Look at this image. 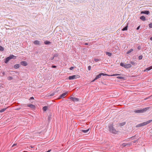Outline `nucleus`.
Listing matches in <instances>:
<instances>
[{
    "label": "nucleus",
    "mask_w": 152,
    "mask_h": 152,
    "mask_svg": "<svg viewBox=\"0 0 152 152\" xmlns=\"http://www.w3.org/2000/svg\"><path fill=\"white\" fill-rule=\"evenodd\" d=\"M20 64L23 66H26L27 65V63L26 61H22L20 62Z\"/></svg>",
    "instance_id": "obj_8"
},
{
    "label": "nucleus",
    "mask_w": 152,
    "mask_h": 152,
    "mask_svg": "<svg viewBox=\"0 0 152 152\" xmlns=\"http://www.w3.org/2000/svg\"><path fill=\"white\" fill-rule=\"evenodd\" d=\"M89 129H88L87 130H85V129H82L80 131H81L84 132V133H86L89 130Z\"/></svg>",
    "instance_id": "obj_15"
},
{
    "label": "nucleus",
    "mask_w": 152,
    "mask_h": 152,
    "mask_svg": "<svg viewBox=\"0 0 152 152\" xmlns=\"http://www.w3.org/2000/svg\"><path fill=\"white\" fill-rule=\"evenodd\" d=\"M152 69V66H151L147 68L144 71L145 72V71H148Z\"/></svg>",
    "instance_id": "obj_13"
},
{
    "label": "nucleus",
    "mask_w": 152,
    "mask_h": 152,
    "mask_svg": "<svg viewBox=\"0 0 152 152\" xmlns=\"http://www.w3.org/2000/svg\"><path fill=\"white\" fill-rule=\"evenodd\" d=\"M26 121V120H23V121Z\"/></svg>",
    "instance_id": "obj_47"
},
{
    "label": "nucleus",
    "mask_w": 152,
    "mask_h": 152,
    "mask_svg": "<svg viewBox=\"0 0 152 152\" xmlns=\"http://www.w3.org/2000/svg\"><path fill=\"white\" fill-rule=\"evenodd\" d=\"M150 39L151 40H152V37H151V38H150Z\"/></svg>",
    "instance_id": "obj_44"
},
{
    "label": "nucleus",
    "mask_w": 152,
    "mask_h": 152,
    "mask_svg": "<svg viewBox=\"0 0 152 152\" xmlns=\"http://www.w3.org/2000/svg\"><path fill=\"white\" fill-rule=\"evenodd\" d=\"M43 110L45 111L46 110H47L48 109V107L47 106H45L43 108Z\"/></svg>",
    "instance_id": "obj_18"
},
{
    "label": "nucleus",
    "mask_w": 152,
    "mask_h": 152,
    "mask_svg": "<svg viewBox=\"0 0 152 152\" xmlns=\"http://www.w3.org/2000/svg\"><path fill=\"white\" fill-rule=\"evenodd\" d=\"M117 78L119 79H124V77H120L118 76L117 77Z\"/></svg>",
    "instance_id": "obj_25"
},
{
    "label": "nucleus",
    "mask_w": 152,
    "mask_h": 152,
    "mask_svg": "<svg viewBox=\"0 0 152 152\" xmlns=\"http://www.w3.org/2000/svg\"><path fill=\"white\" fill-rule=\"evenodd\" d=\"M88 69L89 70H90L91 69V66H89L88 67Z\"/></svg>",
    "instance_id": "obj_32"
},
{
    "label": "nucleus",
    "mask_w": 152,
    "mask_h": 152,
    "mask_svg": "<svg viewBox=\"0 0 152 152\" xmlns=\"http://www.w3.org/2000/svg\"><path fill=\"white\" fill-rule=\"evenodd\" d=\"M141 48V47H140V46H139L137 47V49H138V50H140V49Z\"/></svg>",
    "instance_id": "obj_35"
},
{
    "label": "nucleus",
    "mask_w": 152,
    "mask_h": 152,
    "mask_svg": "<svg viewBox=\"0 0 152 152\" xmlns=\"http://www.w3.org/2000/svg\"><path fill=\"white\" fill-rule=\"evenodd\" d=\"M56 66L53 65V66H52V67L53 68H56Z\"/></svg>",
    "instance_id": "obj_36"
},
{
    "label": "nucleus",
    "mask_w": 152,
    "mask_h": 152,
    "mask_svg": "<svg viewBox=\"0 0 152 152\" xmlns=\"http://www.w3.org/2000/svg\"><path fill=\"white\" fill-rule=\"evenodd\" d=\"M78 76V75H75L71 76H70L69 77V80H72L76 79L77 78H78L77 77V76Z\"/></svg>",
    "instance_id": "obj_6"
},
{
    "label": "nucleus",
    "mask_w": 152,
    "mask_h": 152,
    "mask_svg": "<svg viewBox=\"0 0 152 152\" xmlns=\"http://www.w3.org/2000/svg\"><path fill=\"white\" fill-rule=\"evenodd\" d=\"M152 121V120H149L146 122H144L142 123H141L139 124H138L136 126V127H140L141 126H145L151 122Z\"/></svg>",
    "instance_id": "obj_4"
},
{
    "label": "nucleus",
    "mask_w": 152,
    "mask_h": 152,
    "mask_svg": "<svg viewBox=\"0 0 152 152\" xmlns=\"http://www.w3.org/2000/svg\"><path fill=\"white\" fill-rule=\"evenodd\" d=\"M19 67V65L17 64L15 65V68L16 69L18 68Z\"/></svg>",
    "instance_id": "obj_23"
},
{
    "label": "nucleus",
    "mask_w": 152,
    "mask_h": 152,
    "mask_svg": "<svg viewBox=\"0 0 152 152\" xmlns=\"http://www.w3.org/2000/svg\"><path fill=\"white\" fill-rule=\"evenodd\" d=\"M131 64L133 65H135L136 64V63L135 62L132 61L131 62Z\"/></svg>",
    "instance_id": "obj_31"
},
{
    "label": "nucleus",
    "mask_w": 152,
    "mask_h": 152,
    "mask_svg": "<svg viewBox=\"0 0 152 152\" xmlns=\"http://www.w3.org/2000/svg\"><path fill=\"white\" fill-rule=\"evenodd\" d=\"M28 106L32 109H34L35 108V106L32 104H29L28 105Z\"/></svg>",
    "instance_id": "obj_11"
},
{
    "label": "nucleus",
    "mask_w": 152,
    "mask_h": 152,
    "mask_svg": "<svg viewBox=\"0 0 152 152\" xmlns=\"http://www.w3.org/2000/svg\"><path fill=\"white\" fill-rule=\"evenodd\" d=\"M12 77H7V79L8 80H12Z\"/></svg>",
    "instance_id": "obj_28"
},
{
    "label": "nucleus",
    "mask_w": 152,
    "mask_h": 152,
    "mask_svg": "<svg viewBox=\"0 0 152 152\" xmlns=\"http://www.w3.org/2000/svg\"><path fill=\"white\" fill-rule=\"evenodd\" d=\"M106 54L109 56H111L112 55V53H111L108 52H106Z\"/></svg>",
    "instance_id": "obj_17"
},
{
    "label": "nucleus",
    "mask_w": 152,
    "mask_h": 152,
    "mask_svg": "<svg viewBox=\"0 0 152 152\" xmlns=\"http://www.w3.org/2000/svg\"><path fill=\"white\" fill-rule=\"evenodd\" d=\"M34 43V44L36 45H39L40 44V42L39 41H38V40H35V41Z\"/></svg>",
    "instance_id": "obj_14"
},
{
    "label": "nucleus",
    "mask_w": 152,
    "mask_h": 152,
    "mask_svg": "<svg viewBox=\"0 0 152 152\" xmlns=\"http://www.w3.org/2000/svg\"><path fill=\"white\" fill-rule=\"evenodd\" d=\"M54 58V57L53 56L52 57H51L50 58L51 60H53Z\"/></svg>",
    "instance_id": "obj_38"
},
{
    "label": "nucleus",
    "mask_w": 152,
    "mask_h": 152,
    "mask_svg": "<svg viewBox=\"0 0 152 152\" xmlns=\"http://www.w3.org/2000/svg\"><path fill=\"white\" fill-rule=\"evenodd\" d=\"M85 45H88V43H85Z\"/></svg>",
    "instance_id": "obj_42"
},
{
    "label": "nucleus",
    "mask_w": 152,
    "mask_h": 152,
    "mask_svg": "<svg viewBox=\"0 0 152 152\" xmlns=\"http://www.w3.org/2000/svg\"><path fill=\"white\" fill-rule=\"evenodd\" d=\"M70 99L74 102H77L79 101V99L78 98L75 97H70Z\"/></svg>",
    "instance_id": "obj_7"
},
{
    "label": "nucleus",
    "mask_w": 152,
    "mask_h": 152,
    "mask_svg": "<svg viewBox=\"0 0 152 152\" xmlns=\"http://www.w3.org/2000/svg\"><path fill=\"white\" fill-rule=\"evenodd\" d=\"M94 61L96 62H97V61H99V60L98 59H95Z\"/></svg>",
    "instance_id": "obj_33"
},
{
    "label": "nucleus",
    "mask_w": 152,
    "mask_h": 152,
    "mask_svg": "<svg viewBox=\"0 0 152 152\" xmlns=\"http://www.w3.org/2000/svg\"><path fill=\"white\" fill-rule=\"evenodd\" d=\"M135 142H136V141H133V142H134V143H135Z\"/></svg>",
    "instance_id": "obj_46"
},
{
    "label": "nucleus",
    "mask_w": 152,
    "mask_h": 152,
    "mask_svg": "<svg viewBox=\"0 0 152 152\" xmlns=\"http://www.w3.org/2000/svg\"><path fill=\"white\" fill-rule=\"evenodd\" d=\"M109 131L110 132L116 134L118 132L116 129L113 127L112 124L110 125L109 126Z\"/></svg>",
    "instance_id": "obj_3"
},
{
    "label": "nucleus",
    "mask_w": 152,
    "mask_h": 152,
    "mask_svg": "<svg viewBox=\"0 0 152 152\" xmlns=\"http://www.w3.org/2000/svg\"><path fill=\"white\" fill-rule=\"evenodd\" d=\"M50 43V42L48 41H46L44 42V43L46 45L49 44Z\"/></svg>",
    "instance_id": "obj_21"
},
{
    "label": "nucleus",
    "mask_w": 152,
    "mask_h": 152,
    "mask_svg": "<svg viewBox=\"0 0 152 152\" xmlns=\"http://www.w3.org/2000/svg\"><path fill=\"white\" fill-rule=\"evenodd\" d=\"M4 50V48L2 46H0V51H3Z\"/></svg>",
    "instance_id": "obj_24"
},
{
    "label": "nucleus",
    "mask_w": 152,
    "mask_h": 152,
    "mask_svg": "<svg viewBox=\"0 0 152 152\" xmlns=\"http://www.w3.org/2000/svg\"><path fill=\"white\" fill-rule=\"evenodd\" d=\"M127 29H128V26H125V27L123 28L122 29V30L123 31H126V30H127Z\"/></svg>",
    "instance_id": "obj_20"
},
{
    "label": "nucleus",
    "mask_w": 152,
    "mask_h": 152,
    "mask_svg": "<svg viewBox=\"0 0 152 152\" xmlns=\"http://www.w3.org/2000/svg\"><path fill=\"white\" fill-rule=\"evenodd\" d=\"M34 99V97H30V99Z\"/></svg>",
    "instance_id": "obj_40"
},
{
    "label": "nucleus",
    "mask_w": 152,
    "mask_h": 152,
    "mask_svg": "<svg viewBox=\"0 0 152 152\" xmlns=\"http://www.w3.org/2000/svg\"><path fill=\"white\" fill-rule=\"evenodd\" d=\"M133 50L132 49H130L129 51H127L126 52V53L127 54H129V53H130L132 51H133Z\"/></svg>",
    "instance_id": "obj_22"
},
{
    "label": "nucleus",
    "mask_w": 152,
    "mask_h": 152,
    "mask_svg": "<svg viewBox=\"0 0 152 152\" xmlns=\"http://www.w3.org/2000/svg\"><path fill=\"white\" fill-rule=\"evenodd\" d=\"M7 108H5L4 109H2L0 110V113H2Z\"/></svg>",
    "instance_id": "obj_19"
},
{
    "label": "nucleus",
    "mask_w": 152,
    "mask_h": 152,
    "mask_svg": "<svg viewBox=\"0 0 152 152\" xmlns=\"http://www.w3.org/2000/svg\"><path fill=\"white\" fill-rule=\"evenodd\" d=\"M58 56V54H54L53 55V56L54 57V58L55 57H57Z\"/></svg>",
    "instance_id": "obj_30"
},
{
    "label": "nucleus",
    "mask_w": 152,
    "mask_h": 152,
    "mask_svg": "<svg viewBox=\"0 0 152 152\" xmlns=\"http://www.w3.org/2000/svg\"><path fill=\"white\" fill-rule=\"evenodd\" d=\"M123 145L124 146H126V145H125V144H123Z\"/></svg>",
    "instance_id": "obj_45"
},
{
    "label": "nucleus",
    "mask_w": 152,
    "mask_h": 152,
    "mask_svg": "<svg viewBox=\"0 0 152 152\" xmlns=\"http://www.w3.org/2000/svg\"><path fill=\"white\" fill-rule=\"evenodd\" d=\"M74 68V67H71L70 68V69L71 70H72Z\"/></svg>",
    "instance_id": "obj_34"
},
{
    "label": "nucleus",
    "mask_w": 152,
    "mask_h": 152,
    "mask_svg": "<svg viewBox=\"0 0 152 152\" xmlns=\"http://www.w3.org/2000/svg\"><path fill=\"white\" fill-rule=\"evenodd\" d=\"M22 122V121H20V123H21Z\"/></svg>",
    "instance_id": "obj_43"
},
{
    "label": "nucleus",
    "mask_w": 152,
    "mask_h": 152,
    "mask_svg": "<svg viewBox=\"0 0 152 152\" xmlns=\"http://www.w3.org/2000/svg\"><path fill=\"white\" fill-rule=\"evenodd\" d=\"M132 65L130 64H127L125 65L124 68H129L131 67Z\"/></svg>",
    "instance_id": "obj_10"
},
{
    "label": "nucleus",
    "mask_w": 152,
    "mask_h": 152,
    "mask_svg": "<svg viewBox=\"0 0 152 152\" xmlns=\"http://www.w3.org/2000/svg\"><path fill=\"white\" fill-rule=\"evenodd\" d=\"M54 95V93H52V94H51L50 95V96H53V95Z\"/></svg>",
    "instance_id": "obj_39"
},
{
    "label": "nucleus",
    "mask_w": 152,
    "mask_h": 152,
    "mask_svg": "<svg viewBox=\"0 0 152 152\" xmlns=\"http://www.w3.org/2000/svg\"><path fill=\"white\" fill-rule=\"evenodd\" d=\"M125 64H124L123 63H121L120 64V65L123 67H124V66Z\"/></svg>",
    "instance_id": "obj_26"
},
{
    "label": "nucleus",
    "mask_w": 152,
    "mask_h": 152,
    "mask_svg": "<svg viewBox=\"0 0 152 152\" xmlns=\"http://www.w3.org/2000/svg\"><path fill=\"white\" fill-rule=\"evenodd\" d=\"M149 108V107H147L141 109L135 110L134 112L136 113H143L146 112Z\"/></svg>",
    "instance_id": "obj_2"
},
{
    "label": "nucleus",
    "mask_w": 152,
    "mask_h": 152,
    "mask_svg": "<svg viewBox=\"0 0 152 152\" xmlns=\"http://www.w3.org/2000/svg\"><path fill=\"white\" fill-rule=\"evenodd\" d=\"M16 58V57L14 56V55H11L10 56L7 58L6 59L5 63H7L8 61L12 59H15Z\"/></svg>",
    "instance_id": "obj_5"
},
{
    "label": "nucleus",
    "mask_w": 152,
    "mask_h": 152,
    "mask_svg": "<svg viewBox=\"0 0 152 152\" xmlns=\"http://www.w3.org/2000/svg\"><path fill=\"white\" fill-rule=\"evenodd\" d=\"M16 145H17V144H14L12 145V147H13L14 146H15Z\"/></svg>",
    "instance_id": "obj_41"
},
{
    "label": "nucleus",
    "mask_w": 152,
    "mask_h": 152,
    "mask_svg": "<svg viewBox=\"0 0 152 152\" xmlns=\"http://www.w3.org/2000/svg\"><path fill=\"white\" fill-rule=\"evenodd\" d=\"M142 55L140 56H139V59L140 60L142 59Z\"/></svg>",
    "instance_id": "obj_27"
},
{
    "label": "nucleus",
    "mask_w": 152,
    "mask_h": 152,
    "mask_svg": "<svg viewBox=\"0 0 152 152\" xmlns=\"http://www.w3.org/2000/svg\"><path fill=\"white\" fill-rule=\"evenodd\" d=\"M149 26L150 28H152V23H150L149 24Z\"/></svg>",
    "instance_id": "obj_29"
},
{
    "label": "nucleus",
    "mask_w": 152,
    "mask_h": 152,
    "mask_svg": "<svg viewBox=\"0 0 152 152\" xmlns=\"http://www.w3.org/2000/svg\"><path fill=\"white\" fill-rule=\"evenodd\" d=\"M68 92L66 91L65 92H64L60 96V98H64L65 96L67 94Z\"/></svg>",
    "instance_id": "obj_9"
},
{
    "label": "nucleus",
    "mask_w": 152,
    "mask_h": 152,
    "mask_svg": "<svg viewBox=\"0 0 152 152\" xmlns=\"http://www.w3.org/2000/svg\"><path fill=\"white\" fill-rule=\"evenodd\" d=\"M140 26H139L137 28V30H138L140 28Z\"/></svg>",
    "instance_id": "obj_37"
},
{
    "label": "nucleus",
    "mask_w": 152,
    "mask_h": 152,
    "mask_svg": "<svg viewBox=\"0 0 152 152\" xmlns=\"http://www.w3.org/2000/svg\"><path fill=\"white\" fill-rule=\"evenodd\" d=\"M140 18V19L144 21L145 20V18L144 16H141Z\"/></svg>",
    "instance_id": "obj_16"
},
{
    "label": "nucleus",
    "mask_w": 152,
    "mask_h": 152,
    "mask_svg": "<svg viewBox=\"0 0 152 152\" xmlns=\"http://www.w3.org/2000/svg\"><path fill=\"white\" fill-rule=\"evenodd\" d=\"M141 13V14H145L146 15H148L149 12L148 11H142Z\"/></svg>",
    "instance_id": "obj_12"
},
{
    "label": "nucleus",
    "mask_w": 152,
    "mask_h": 152,
    "mask_svg": "<svg viewBox=\"0 0 152 152\" xmlns=\"http://www.w3.org/2000/svg\"><path fill=\"white\" fill-rule=\"evenodd\" d=\"M120 75V74H113L111 75H108L106 74H104L103 73H101L99 74L98 75H97L95 78L92 81V82H94L95 80H96L97 79L100 78L102 75L103 76H118Z\"/></svg>",
    "instance_id": "obj_1"
}]
</instances>
